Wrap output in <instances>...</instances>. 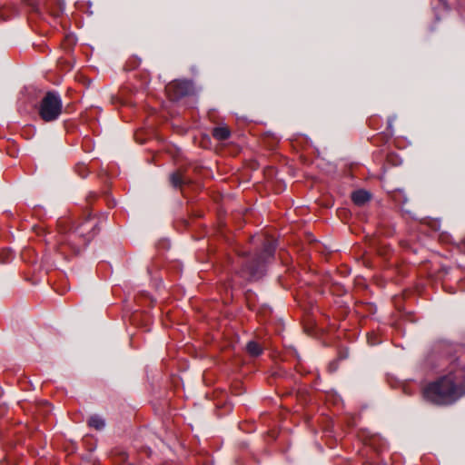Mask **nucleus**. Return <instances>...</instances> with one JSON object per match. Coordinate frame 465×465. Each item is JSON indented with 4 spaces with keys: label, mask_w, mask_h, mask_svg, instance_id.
<instances>
[{
    "label": "nucleus",
    "mask_w": 465,
    "mask_h": 465,
    "mask_svg": "<svg viewBox=\"0 0 465 465\" xmlns=\"http://www.w3.org/2000/svg\"><path fill=\"white\" fill-rule=\"evenodd\" d=\"M465 371L458 370L430 384L423 391L424 398L435 404H450L465 394Z\"/></svg>",
    "instance_id": "f257e3e1"
},
{
    "label": "nucleus",
    "mask_w": 465,
    "mask_h": 465,
    "mask_svg": "<svg viewBox=\"0 0 465 465\" xmlns=\"http://www.w3.org/2000/svg\"><path fill=\"white\" fill-rule=\"evenodd\" d=\"M62 112V101L55 93H47L42 101L40 115L46 121L51 122L58 118Z\"/></svg>",
    "instance_id": "f03ea898"
},
{
    "label": "nucleus",
    "mask_w": 465,
    "mask_h": 465,
    "mask_svg": "<svg viewBox=\"0 0 465 465\" xmlns=\"http://www.w3.org/2000/svg\"><path fill=\"white\" fill-rule=\"evenodd\" d=\"M274 250L275 247L272 243H266L263 248L262 256L258 257L253 262V264L246 266L244 273L250 280L259 279L263 274V262L267 257H271L273 254Z\"/></svg>",
    "instance_id": "7ed1b4c3"
},
{
    "label": "nucleus",
    "mask_w": 465,
    "mask_h": 465,
    "mask_svg": "<svg viewBox=\"0 0 465 465\" xmlns=\"http://www.w3.org/2000/svg\"><path fill=\"white\" fill-rule=\"evenodd\" d=\"M192 89V83L189 81H175L166 86V92L173 99H178L187 94Z\"/></svg>",
    "instance_id": "20e7f679"
},
{
    "label": "nucleus",
    "mask_w": 465,
    "mask_h": 465,
    "mask_svg": "<svg viewBox=\"0 0 465 465\" xmlns=\"http://www.w3.org/2000/svg\"><path fill=\"white\" fill-rule=\"evenodd\" d=\"M351 199L355 204L363 205L371 199V194L365 190H358L352 193Z\"/></svg>",
    "instance_id": "39448f33"
},
{
    "label": "nucleus",
    "mask_w": 465,
    "mask_h": 465,
    "mask_svg": "<svg viewBox=\"0 0 465 465\" xmlns=\"http://www.w3.org/2000/svg\"><path fill=\"white\" fill-rule=\"evenodd\" d=\"M88 425L97 430H102L105 427V421L101 416L93 415L88 420Z\"/></svg>",
    "instance_id": "423d86ee"
},
{
    "label": "nucleus",
    "mask_w": 465,
    "mask_h": 465,
    "mask_svg": "<svg viewBox=\"0 0 465 465\" xmlns=\"http://www.w3.org/2000/svg\"><path fill=\"white\" fill-rule=\"evenodd\" d=\"M230 131L226 126H218L215 127L213 131V135L215 139L219 141H223L229 138Z\"/></svg>",
    "instance_id": "0eeeda50"
},
{
    "label": "nucleus",
    "mask_w": 465,
    "mask_h": 465,
    "mask_svg": "<svg viewBox=\"0 0 465 465\" xmlns=\"http://www.w3.org/2000/svg\"><path fill=\"white\" fill-rule=\"evenodd\" d=\"M246 351L247 352L251 355V356H253V357H257L259 355L262 354V348L261 347L260 344H258L256 341H250L247 344H246Z\"/></svg>",
    "instance_id": "6e6552de"
},
{
    "label": "nucleus",
    "mask_w": 465,
    "mask_h": 465,
    "mask_svg": "<svg viewBox=\"0 0 465 465\" xmlns=\"http://www.w3.org/2000/svg\"><path fill=\"white\" fill-rule=\"evenodd\" d=\"M170 180L174 187H180L183 184L182 175L178 173H172L170 176Z\"/></svg>",
    "instance_id": "1a4fd4ad"
},
{
    "label": "nucleus",
    "mask_w": 465,
    "mask_h": 465,
    "mask_svg": "<svg viewBox=\"0 0 465 465\" xmlns=\"http://www.w3.org/2000/svg\"><path fill=\"white\" fill-rule=\"evenodd\" d=\"M369 342L371 343V345L374 344V341H371V340H369Z\"/></svg>",
    "instance_id": "9d476101"
}]
</instances>
